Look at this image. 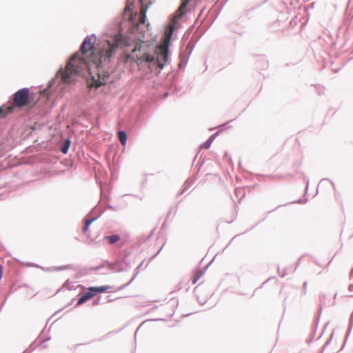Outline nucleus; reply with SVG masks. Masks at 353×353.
Segmentation results:
<instances>
[{"instance_id": "nucleus-1", "label": "nucleus", "mask_w": 353, "mask_h": 353, "mask_svg": "<svg viewBox=\"0 0 353 353\" xmlns=\"http://www.w3.org/2000/svg\"><path fill=\"white\" fill-rule=\"evenodd\" d=\"M97 37L91 34L85 38L80 48V52L74 54L64 69L61 68L58 72V77L65 83H71L75 80L77 75L88 71L92 76L95 85L99 87L105 83V77L101 78L98 75L97 79L92 74V68L99 70L103 61H109L112 54L119 46L122 45V39L117 36L112 42L105 41L97 48H95Z\"/></svg>"}, {"instance_id": "nucleus-2", "label": "nucleus", "mask_w": 353, "mask_h": 353, "mask_svg": "<svg viewBox=\"0 0 353 353\" xmlns=\"http://www.w3.org/2000/svg\"><path fill=\"white\" fill-rule=\"evenodd\" d=\"M173 31L174 26L170 25L169 31L165 33V37L163 43L156 50V53L157 54V64L158 67L161 69L163 68L164 63L167 61L168 58V47Z\"/></svg>"}, {"instance_id": "nucleus-3", "label": "nucleus", "mask_w": 353, "mask_h": 353, "mask_svg": "<svg viewBox=\"0 0 353 353\" xmlns=\"http://www.w3.org/2000/svg\"><path fill=\"white\" fill-rule=\"evenodd\" d=\"M141 45L137 43L132 52V57L138 65L143 62L151 63L154 61V57L147 52H141Z\"/></svg>"}, {"instance_id": "nucleus-4", "label": "nucleus", "mask_w": 353, "mask_h": 353, "mask_svg": "<svg viewBox=\"0 0 353 353\" xmlns=\"http://www.w3.org/2000/svg\"><path fill=\"white\" fill-rule=\"evenodd\" d=\"M29 98V89L22 88L13 95V105L19 108H23L28 105Z\"/></svg>"}, {"instance_id": "nucleus-5", "label": "nucleus", "mask_w": 353, "mask_h": 353, "mask_svg": "<svg viewBox=\"0 0 353 353\" xmlns=\"http://www.w3.org/2000/svg\"><path fill=\"white\" fill-rule=\"evenodd\" d=\"M111 288L109 285H104L100 287H90L88 291L84 293L78 300L77 304L81 305L88 300L94 296L97 293H103L107 292Z\"/></svg>"}, {"instance_id": "nucleus-6", "label": "nucleus", "mask_w": 353, "mask_h": 353, "mask_svg": "<svg viewBox=\"0 0 353 353\" xmlns=\"http://www.w3.org/2000/svg\"><path fill=\"white\" fill-rule=\"evenodd\" d=\"M189 0L184 1L177 9L175 15L173 18L172 23L170 25L174 26V29L175 28V23L179 19H180L185 13V8L188 4Z\"/></svg>"}, {"instance_id": "nucleus-7", "label": "nucleus", "mask_w": 353, "mask_h": 353, "mask_svg": "<svg viewBox=\"0 0 353 353\" xmlns=\"http://www.w3.org/2000/svg\"><path fill=\"white\" fill-rule=\"evenodd\" d=\"M204 271L201 270H195L193 272V275L192 278V283L195 284L198 280L203 275Z\"/></svg>"}, {"instance_id": "nucleus-8", "label": "nucleus", "mask_w": 353, "mask_h": 353, "mask_svg": "<svg viewBox=\"0 0 353 353\" xmlns=\"http://www.w3.org/2000/svg\"><path fill=\"white\" fill-rule=\"evenodd\" d=\"M118 138L119 141L123 145L126 144L127 141V134L124 131H119L118 132Z\"/></svg>"}, {"instance_id": "nucleus-9", "label": "nucleus", "mask_w": 353, "mask_h": 353, "mask_svg": "<svg viewBox=\"0 0 353 353\" xmlns=\"http://www.w3.org/2000/svg\"><path fill=\"white\" fill-rule=\"evenodd\" d=\"M105 239L110 244H113L120 240V236L117 234L106 236Z\"/></svg>"}, {"instance_id": "nucleus-10", "label": "nucleus", "mask_w": 353, "mask_h": 353, "mask_svg": "<svg viewBox=\"0 0 353 353\" xmlns=\"http://www.w3.org/2000/svg\"><path fill=\"white\" fill-rule=\"evenodd\" d=\"M146 18V9L141 8L140 11L139 23H144Z\"/></svg>"}, {"instance_id": "nucleus-11", "label": "nucleus", "mask_w": 353, "mask_h": 353, "mask_svg": "<svg viewBox=\"0 0 353 353\" xmlns=\"http://www.w3.org/2000/svg\"><path fill=\"white\" fill-rule=\"evenodd\" d=\"M12 107H9L8 108L6 109V110H3L2 108H0V118L5 117L7 115V114L12 112Z\"/></svg>"}, {"instance_id": "nucleus-12", "label": "nucleus", "mask_w": 353, "mask_h": 353, "mask_svg": "<svg viewBox=\"0 0 353 353\" xmlns=\"http://www.w3.org/2000/svg\"><path fill=\"white\" fill-rule=\"evenodd\" d=\"M94 220V219H88L85 221V225L83 228V232L85 233L87 232L90 225L93 222Z\"/></svg>"}, {"instance_id": "nucleus-13", "label": "nucleus", "mask_w": 353, "mask_h": 353, "mask_svg": "<svg viewBox=\"0 0 353 353\" xmlns=\"http://www.w3.org/2000/svg\"><path fill=\"white\" fill-rule=\"evenodd\" d=\"M212 141H213V139H212V137H211L207 141L203 143L202 144L201 147L204 148H209L210 147L211 144H212Z\"/></svg>"}, {"instance_id": "nucleus-14", "label": "nucleus", "mask_w": 353, "mask_h": 353, "mask_svg": "<svg viewBox=\"0 0 353 353\" xmlns=\"http://www.w3.org/2000/svg\"><path fill=\"white\" fill-rule=\"evenodd\" d=\"M69 145H70V141L68 140H67L65 141V145L63 147H62V148H61V152L63 153L66 154L68 152Z\"/></svg>"}, {"instance_id": "nucleus-15", "label": "nucleus", "mask_w": 353, "mask_h": 353, "mask_svg": "<svg viewBox=\"0 0 353 353\" xmlns=\"http://www.w3.org/2000/svg\"><path fill=\"white\" fill-rule=\"evenodd\" d=\"M3 267L0 265V280L2 278V275H3Z\"/></svg>"}]
</instances>
